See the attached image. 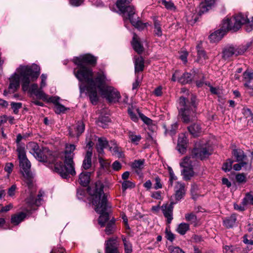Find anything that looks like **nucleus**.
I'll return each mask as SVG.
<instances>
[{
	"label": "nucleus",
	"mask_w": 253,
	"mask_h": 253,
	"mask_svg": "<svg viewBox=\"0 0 253 253\" xmlns=\"http://www.w3.org/2000/svg\"><path fill=\"white\" fill-rule=\"evenodd\" d=\"M104 185L100 181H97L92 187L87 189L89 194L92 196V204L95 206V211L100 214L98 223L101 227H105L104 232L107 235L113 234L116 230L115 220L109 219L108 212H106L107 198L103 192Z\"/></svg>",
	"instance_id": "1"
},
{
	"label": "nucleus",
	"mask_w": 253,
	"mask_h": 253,
	"mask_svg": "<svg viewBox=\"0 0 253 253\" xmlns=\"http://www.w3.org/2000/svg\"><path fill=\"white\" fill-rule=\"evenodd\" d=\"M73 62L77 65V68L74 69V73L81 82L79 85L80 92L82 93L85 86H87L88 90L90 93V98H94L96 93L95 88L92 85L97 73H95L94 76L92 69L86 66H95L96 63V57L87 54L74 58Z\"/></svg>",
	"instance_id": "2"
},
{
	"label": "nucleus",
	"mask_w": 253,
	"mask_h": 253,
	"mask_svg": "<svg viewBox=\"0 0 253 253\" xmlns=\"http://www.w3.org/2000/svg\"><path fill=\"white\" fill-rule=\"evenodd\" d=\"M40 74V68L36 64L32 66L20 65L9 78L8 91L13 93L20 86V81L22 83L23 91H27L29 84L38 78Z\"/></svg>",
	"instance_id": "3"
},
{
	"label": "nucleus",
	"mask_w": 253,
	"mask_h": 253,
	"mask_svg": "<svg viewBox=\"0 0 253 253\" xmlns=\"http://www.w3.org/2000/svg\"><path fill=\"white\" fill-rule=\"evenodd\" d=\"M110 81V80L107 79L106 74L103 71H98L95 74V81L93 82V85H92L95 88L96 93L94 98H90V93L88 90L87 86H85L83 92H85L89 97L90 102L93 105L96 104L99 100L97 89L99 90L101 95L109 102H117L121 97L120 92L113 86H104Z\"/></svg>",
	"instance_id": "4"
},
{
	"label": "nucleus",
	"mask_w": 253,
	"mask_h": 253,
	"mask_svg": "<svg viewBox=\"0 0 253 253\" xmlns=\"http://www.w3.org/2000/svg\"><path fill=\"white\" fill-rule=\"evenodd\" d=\"M75 149L76 146L74 144H67L66 145L64 151V165L63 164L59 157L56 156L55 154H52L55 160L51 162L49 168L54 172L58 173L63 178H67L69 175H75L76 171L73 161L75 155L74 151Z\"/></svg>",
	"instance_id": "5"
},
{
	"label": "nucleus",
	"mask_w": 253,
	"mask_h": 253,
	"mask_svg": "<svg viewBox=\"0 0 253 253\" xmlns=\"http://www.w3.org/2000/svg\"><path fill=\"white\" fill-rule=\"evenodd\" d=\"M20 171L23 177V180L29 189L30 195L26 199V203L30 206L35 205L39 206L42 204V197L44 192L40 191L38 197L35 198V193L37 189L33 183V176L31 172V163L27 158L19 161Z\"/></svg>",
	"instance_id": "6"
},
{
	"label": "nucleus",
	"mask_w": 253,
	"mask_h": 253,
	"mask_svg": "<svg viewBox=\"0 0 253 253\" xmlns=\"http://www.w3.org/2000/svg\"><path fill=\"white\" fill-rule=\"evenodd\" d=\"M179 105V116L182 122L187 124L192 121L195 118L197 109L196 97L192 96L191 98V102H189L185 97H180Z\"/></svg>",
	"instance_id": "7"
},
{
	"label": "nucleus",
	"mask_w": 253,
	"mask_h": 253,
	"mask_svg": "<svg viewBox=\"0 0 253 253\" xmlns=\"http://www.w3.org/2000/svg\"><path fill=\"white\" fill-rule=\"evenodd\" d=\"M27 147L30 153L37 160L46 164L49 167L51 166V162L55 160L54 156H52V154L48 149L43 148L41 150L38 144L36 142H30Z\"/></svg>",
	"instance_id": "8"
},
{
	"label": "nucleus",
	"mask_w": 253,
	"mask_h": 253,
	"mask_svg": "<svg viewBox=\"0 0 253 253\" xmlns=\"http://www.w3.org/2000/svg\"><path fill=\"white\" fill-rule=\"evenodd\" d=\"M230 19L232 23L233 31L238 30L243 24L245 25L247 31L253 30V16L248 17L246 14L239 13Z\"/></svg>",
	"instance_id": "9"
},
{
	"label": "nucleus",
	"mask_w": 253,
	"mask_h": 253,
	"mask_svg": "<svg viewBox=\"0 0 253 253\" xmlns=\"http://www.w3.org/2000/svg\"><path fill=\"white\" fill-rule=\"evenodd\" d=\"M229 30L233 31V27L230 19L227 18L223 20L220 28L209 36V39L211 42H218Z\"/></svg>",
	"instance_id": "10"
},
{
	"label": "nucleus",
	"mask_w": 253,
	"mask_h": 253,
	"mask_svg": "<svg viewBox=\"0 0 253 253\" xmlns=\"http://www.w3.org/2000/svg\"><path fill=\"white\" fill-rule=\"evenodd\" d=\"M245 50L239 46L233 45H227L222 49V57L224 60H227L233 56H237L243 54Z\"/></svg>",
	"instance_id": "11"
},
{
	"label": "nucleus",
	"mask_w": 253,
	"mask_h": 253,
	"mask_svg": "<svg viewBox=\"0 0 253 253\" xmlns=\"http://www.w3.org/2000/svg\"><path fill=\"white\" fill-rule=\"evenodd\" d=\"M176 202H171L169 204H163L161 207V210L164 216L167 218V221L168 224H170L173 219V205Z\"/></svg>",
	"instance_id": "12"
},
{
	"label": "nucleus",
	"mask_w": 253,
	"mask_h": 253,
	"mask_svg": "<svg viewBox=\"0 0 253 253\" xmlns=\"http://www.w3.org/2000/svg\"><path fill=\"white\" fill-rule=\"evenodd\" d=\"M192 77L191 74L185 73L180 75V72L176 71L172 75L171 81L175 82L177 81L181 84H186L190 83L192 80Z\"/></svg>",
	"instance_id": "13"
},
{
	"label": "nucleus",
	"mask_w": 253,
	"mask_h": 253,
	"mask_svg": "<svg viewBox=\"0 0 253 253\" xmlns=\"http://www.w3.org/2000/svg\"><path fill=\"white\" fill-rule=\"evenodd\" d=\"M85 126L82 121H79L75 125L69 127V134L71 137H78L84 130Z\"/></svg>",
	"instance_id": "14"
},
{
	"label": "nucleus",
	"mask_w": 253,
	"mask_h": 253,
	"mask_svg": "<svg viewBox=\"0 0 253 253\" xmlns=\"http://www.w3.org/2000/svg\"><path fill=\"white\" fill-rule=\"evenodd\" d=\"M211 154V153L206 147H196L192 151L193 159H199L201 160L208 158Z\"/></svg>",
	"instance_id": "15"
},
{
	"label": "nucleus",
	"mask_w": 253,
	"mask_h": 253,
	"mask_svg": "<svg viewBox=\"0 0 253 253\" xmlns=\"http://www.w3.org/2000/svg\"><path fill=\"white\" fill-rule=\"evenodd\" d=\"M174 190L175 200L176 202L179 201L183 198L186 193L184 184L179 181H176L174 187Z\"/></svg>",
	"instance_id": "16"
},
{
	"label": "nucleus",
	"mask_w": 253,
	"mask_h": 253,
	"mask_svg": "<svg viewBox=\"0 0 253 253\" xmlns=\"http://www.w3.org/2000/svg\"><path fill=\"white\" fill-rule=\"evenodd\" d=\"M117 239L110 238L105 242V253H118Z\"/></svg>",
	"instance_id": "17"
},
{
	"label": "nucleus",
	"mask_w": 253,
	"mask_h": 253,
	"mask_svg": "<svg viewBox=\"0 0 253 253\" xmlns=\"http://www.w3.org/2000/svg\"><path fill=\"white\" fill-rule=\"evenodd\" d=\"M121 11L123 14L124 17L126 19H128L129 20L130 22L131 20H133L135 17V11L134 8L133 6L129 5V6H125L124 9L122 10H119Z\"/></svg>",
	"instance_id": "18"
},
{
	"label": "nucleus",
	"mask_w": 253,
	"mask_h": 253,
	"mask_svg": "<svg viewBox=\"0 0 253 253\" xmlns=\"http://www.w3.org/2000/svg\"><path fill=\"white\" fill-rule=\"evenodd\" d=\"M188 129L190 133L193 137L199 136L202 132V128L200 124L194 123L188 127Z\"/></svg>",
	"instance_id": "19"
},
{
	"label": "nucleus",
	"mask_w": 253,
	"mask_h": 253,
	"mask_svg": "<svg viewBox=\"0 0 253 253\" xmlns=\"http://www.w3.org/2000/svg\"><path fill=\"white\" fill-rule=\"evenodd\" d=\"M26 213L23 212H20L11 215V223L14 225H18L26 217Z\"/></svg>",
	"instance_id": "20"
},
{
	"label": "nucleus",
	"mask_w": 253,
	"mask_h": 253,
	"mask_svg": "<svg viewBox=\"0 0 253 253\" xmlns=\"http://www.w3.org/2000/svg\"><path fill=\"white\" fill-rule=\"evenodd\" d=\"M92 155V153L91 150H87L86 151L82 165V168L84 169H88L91 167Z\"/></svg>",
	"instance_id": "21"
},
{
	"label": "nucleus",
	"mask_w": 253,
	"mask_h": 253,
	"mask_svg": "<svg viewBox=\"0 0 253 253\" xmlns=\"http://www.w3.org/2000/svg\"><path fill=\"white\" fill-rule=\"evenodd\" d=\"M132 45L134 50L137 52L138 54H140L143 50V47L140 43L137 35L136 34H134L132 41Z\"/></svg>",
	"instance_id": "22"
},
{
	"label": "nucleus",
	"mask_w": 253,
	"mask_h": 253,
	"mask_svg": "<svg viewBox=\"0 0 253 253\" xmlns=\"http://www.w3.org/2000/svg\"><path fill=\"white\" fill-rule=\"evenodd\" d=\"M90 173L82 172L79 175V183L84 187L87 186L90 181Z\"/></svg>",
	"instance_id": "23"
},
{
	"label": "nucleus",
	"mask_w": 253,
	"mask_h": 253,
	"mask_svg": "<svg viewBox=\"0 0 253 253\" xmlns=\"http://www.w3.org/2000/svg\"><path fill=\"white\" fill-rule=\"evenodd\" d=\"M109 150L113 155L118 158L123 157V153L121 147L114 142H113L111 146H109Z\"/></svg>",
	"instance_id": "24"
},
{
	"label": "nucleus",
	"mask_w": 253,
	"mask_h": 253,
	"mask_svg": "<svg viewBox=\"0 0 253 253\" xmlns=\"http://www.w3.org/2000/svg\"><path fill=\"white\" fill-rule=\"evenodd\" d=\"M108 141L104 137L99 138L98 143L96 144V149L99 155H102L104 153V149L107 146Z\"/></svg>",
	"instance_id": "25"
},
{
	"label": "nucleus",
	"mask_w": 253,
	"mask_h": 253,
	"mask_svg": "<svg viewBox=\"0 0 253 253\" xmlns=\"http://www.w3.org/2000/svg\"><path fill=\"white\" fill-rule=\"evenodd\" d=\"M144 59L141 56L136 57L134 61L135 73L141 72L144 69Z\"/></svg>",
	"instance_id": "26"
},
{
	"label": "nucleus",
	"mask_w": 253,
	"mask_h": 253,
	"mask_svg": "<svg viewBox=\"0 0 253 253\" xmlns=\"http://www.w3.org/2000/svg\"><path fill=\"white\" fill-rule=\"evenodd\" d=\"M211 8V7L208 5L206 2L202 1L199 6L196 9V12L198 15L201 16L207 12Z\"/></svg>",
	"instance_id": "27"
},
{
	"label": "nucleus",
	"mask_w": 253,
	"mask_h": 253,
	"mask_svg": "<svg viewBox=\"0 0 253 253\" xmlns=\"http://www.w3.org/2000/svg\"><path fill=\"white\" fill-rule=\"evenodd\" d=\"M181 174L185 180H190L194 175L193 168H186L183 169Z\"/></svg>",
	"instance_id": "28"
},
{
	"label": "nucleus",
	"mask_w": 253,
	"mask_h": 253,
	"mask_svg": "<svg viewBox=\"0 0 253 253\" xmlns=\"http://www.w3.org/2000/svg\"><path fill=\"white\" fill-rule=\"evenodd\" d=\"M193 159H194L192 158V155L191 156L184 157L180 163V167L183 169L186 168H193L192 163L194 161Z\"/></svg>",
	"instance_id": "29"
},
{
	"label": "nucleus",
	"mask_w": 253,
	"mask_h": 253,
	"mask_svg": "<svg viewBox=\"0 0 253 253\" xmlns=\"http://www.w3.org/2000/svg\"><path fill=\"white\" fill-rule=\"evenodd\" d=\"M232 154L236 159V161H244L247 158V156L245 154L244 151L241 149H234Z\"/></svg>",
	"instance_id": "30"
},
{
	"label": "nucleus",
	"mask_w": 253,
	"mask_h": 253,
	"mask_svg": "<svg viewBox=\"0 0 253 253\" xmlns=\"http://www.w3.org/2000/svg\"><path fill=\"white\" fill-rule=\"evenodd\" d=\"M154 33L155 36L161 37L163 35V32L161 28L160 22L156 18H154Z\"/></svg>",
	"instance_id": "31"
},
{
	"label": "nucleus",
	"mask_w": 253,
	"mask_h": 253,
	"mask_svg": "<svg viewBox=\"0 0 253 253\" xmlns=\"http://www.w3.org/2000/svg\"><path fill=\"white\" fill-rule=\"evenodd\" d=\"M196 49L197 50V55L199 61L202 59L205 60L208 58L205 51L202 48L201 43H199L196 46Z\"/></svg>",
	"instance_id": "32"
},
{
	"label": "nucleus",
	"mask_w": 253,
	"mask_h": 253,
	"mask_svg": "<svg viewBox=\"0 0 253 253\" xmlns=\"http://www.w3.org/2000/svg\"><path fill=\"white\" fill-rule=\"evenodd\" d=\"M243 78L247 81V82L245 83L244 85L251 88L252 86L250 85V83L251 81L253 80V72H250L248 70L246 71L243 73Z\"/></svg>",
	"instance_id": "33"
},
{
	"label": "nucleus",
	"mask_w": 253,
	"mask_h": 253,
	"mask_svg": "<svg viewBox=\"0 0 253 253\" xmlns=\"http://www.w3.org/2000/svg\"><path fill=\"white\" fill-rule=\"evenodd\" d=\"M236 221V216L235 214H232L230 217L226 218L224 220V225L227 228H231L235 224Z\"/></svg>",
	"instance_id": "34"
},
{
	"label": "nucleus",
	"mask_w": 253,
	"mask_h": 253,
	"mask_svg": "<svg viewBox=\"0 0 253 253\" xmlns=\"http://www.w3.org/2000/svg\"><path fill=\"white\" fill-rule=\"evenodd\" d=\"M128 136L131 142L135 144H137L141 139L140 135H136L134 132L131 131L128 132Z\"/></svg>",
	"instance_id": "35"
},
{
	"label": "nucleus",
	"mask_w": 253,
	"mask_h": 253,
	"mask_svg": "<svg viewBox=\"0 0 253 253\" xmlns=\"http://www.w3.org/2000/svg\"><path fill=\"white\" fill-rule=\"evenodd\" d=\"M190 229L189 225L186 223H181L176 229L177 232L180 235H184Z\"/></svg>",
	"instance_id": "36"
},
{
	"label": "nucleus",
	"mask_w": 253,
	"mask_h": 253,
	"mask_svg": "<svg viewBox=\"0 0 253 253\" xmlns=\"http://www.w3.org/2000/svg\"><path fill=\"white\" fill-rule=\"evenodd\" d=\"M17 152L19 161L27 158L26 155L25 147L21 144L17 145Z\"/></svg>",
	"instance_id": "37"
},
{
	"label": "nucleus",
	"mask_w": 253,
	"mask_h": 253,
	"mask_svg": "<svg viewBox=\"0 0 253 253\" xmlns=\"http://www.w3.org/2000/svg\"><path fill=\"white\" fill-rule=\"evenodd\" d=\"M130 23L134 27L139 30H142L146 27V23H143L138 20V17L137 18H135L133 20L131 19Z\"/></svg>",
	"instance_id": "38"
},
{
	"label": "nucleus",
	"mask_w": 253,
	"mask_h": 253,
	"mask_svg": "<svg viewBox=\"0 0 253 253\" xmlns=\"http://www.w3.org/2000/svg\"><path fill=\"white\" fill-rule=\"evenodd\" d=\"M242 204L244 206L250 204L253 206V195L251 193H248L242 200Z\"/></svg>",
	"instance_id": "39"
},
{
	"label": "nucleus",
	"mask_w": 253,
	"mask_h": 253,
	"mask_svg": "<svg viewBox=\"0 0 253 253\" xmlns=\"http://www.w3.org/2000/svg\"><path fill=\"white\" fill-rule=\"evenodd\" d=\"M110 122V119L107 117H101L96 122L97 125L100 127L105 128Z\"/></svg>",
	"instance_id": "40"
},
{
	"label": "nucleus",
	"mask_w": 253,
	"mask_h": 253,
	"mask_svg": "<svg viewBox=\"0 0 253 253\" xmlns=\"http://www.w3.org/2000/svg\"><path fill=\"white\" fill-rule=\"evenodd\" d=\"M123 241L125 247V253H131L132 252L131 244L125 238H123Z\"/></svg>",
	"instance_id": "41"
},
{
	"label": "nucleus",
	"mask_w": 253,
	"mask_h": 253,
	"mask_svg": "<svg viewBox=\"0 0 253 253\" xmlns=\"http://www.w3.org/2000/svg\"><path fill=\"white\" fill-rule=\"evenodd\" d=\"M34 95L38 98L42 99L44 101L48 99V96L43 92L42 88H41V87L36 91Z\"/></svg>",
	"instance_id": "42"
},
{
	"label": "nucleus",
	"mask_w": 253,
	"mask_h": 253,
	"mask_svg": "<svg viewBox=\"0 0 253 253\" xmlns=\"http://www.w3.org/2000/svg\"><path fill=\"white\" fill-rule=\"evenodd\" d=\"M132 0H117L116 6L119 10L124 9V6L129 3Z\"/></svg>",
	"instance_id": "43"
},
{
	"label": "nucleus",
	"mask_w": 253,
	"mask_h": 253,
	"mask_svg": "<svg viewBox=\"0 0 253 253\" xmlns=\"http://www.w3.org/2000/svg\"><path fill=\"white\" fill-rule=\"evenodd\" d=\"M169 187H172L174 180H177V177L175 175L174 172L171 168H169Z\"/></svg>",
	"instance_id": "44"
},
{
	"label": "nucleus",
	"mask_w": 253,
	"mask_h": 253,
	"mask_svg": "<svg viewBox=\"0 0 253 253\" xmlns=\"http://www.w3.org/2000/svg\"><path fill=\"white\" fill-rule=\"evenodd\" d=\"M233 163V161L228 159L224 163L222 166V169L225 171H229L232 169V165Z\"/></svg>",
	"instance_id": "45"
},
{
	"label": "nucleus",
	"mask_w": 253,
	"mask_h": 253,
	"mask_svg": "<svg viewBox=\"0 0 253 253\" xmlns=\"http://www.w3.org/2000/svg\"><path fill=\"white\" fill-rule=\"evenodd\" d=\"M135 187V184L132 181L125 180L122 183V189L124 191L128 188H132Z\"/></svg>",
	"instance_id": "46"
},
{
	"label": "nucleus",
	"mask_w": 253,
	"mask_h": 253,
	"mask_svg": "<svg viewBox=\"0 0 253 253\" xmlns=\"http://www.w3.org/2000/svg\"><path fill=\"white\" fill-rule=\"evenodd\" d=\"M99 163L101 166V167L104 169H107L109 167L110 163L107 161L105 160L103 157L99 155L98 157Z\"/></svg>",
	"instance_id": "47"
},
{
	"label": "nucleus",
	"mask_w": 253,
	"mask_h": 253,
	"mask_svg": "<svg viewBox=\"0 0 253 253\" xmlns=\"http://www.w3.org/2000/svg\"><path fill=\"white\" fill-rule=\"evenodd\" d=\"M144 163V160H135L132 164L133 168L142 169Z\"/></svg>",
	"instance_id": "48"
},
{
	"label": "nucleus",
	"mask_w": 253,
	"mask_h": 253,
	"mask_svg": "<svg viewBox=\"0 0 253 253\" xmlns=\"http://www.w3.org/2000/svg\"><path fill=\"white\" fill-rule=\"evenodd\" d=\"M188 139L184 134H181L178 139L177 144L187 145Z\"/></svg>",
	"instance_id": "49"
},
{
	"label": "nucleus",
	"mask_w": 253,
	"mask_h": 253,
	"mask_svg": "<svg viewBox=\"0 0 253 253\" xmlns=\"http://www.w3.org/2000/svg\"><path fill=\"white\" fill-rule=\"evenodd\" d=\"M66 110L67 108L60 103H57L56 105L55 106V112L57 114H59L64 113Z\"/></svg>",
	"instance_id": "50"
},
{
	"label": "nucleus",
	"mask_w": 253,
	"mask_h": 253,
	"mask_svg": "<svg viewBox=\"0 0 253 253\" xmlns=\"http://www.w3.org/2000/svg\"><path fill=\"white\" fill-rule=\"evenodd\" d=\"M236 181L240 183H245L247 181L246 175L243 173H239L236 175Z\"/></svg>",
	"instance_id": "51"
},
{
	"label": "nucleus",
	"mask_w": 253,
	"mask_h": 253,
	"mask_svg": "<svg viewBox=\"0 0 253 253\" xmlns=\"http://www.w3.org/2000/svg\"><path fill=\"white\" fill-rule=\"evenodd\" d=\"M22 104L20 102H11V106L14 114H16L18 113V110L22 107Z\"/></svg>",
	"instance_id": "52"
},
{
	"label": "nucleus",
	"mask_w": 253,
	"mask_h": 253,
	"mask_svg": "<svg viewBox=\"0 0 253 253\" xmlns=\"http://www.w3.org/2000/svg\"><path fill=\"white\" fill-rule=\"evenodd\" d=\"M236 248L233 246H225L223 248L224 253H235Z\"/></svg>",
	"instance_id": "53"
},
{
	"label": "nucleus",
	"mask_w": 253,
	"mask_h": 253,
	"mask_svg": "<svg viewBox=\"0 0 253 253\" xmlns=\"http://www.w3.org/2000/svg\"><path fill=\"white\" fill-rule=\"evenodd\" d=\"M169 250L170 253H185V252L178 247L170 246Z\"/></svg>",
	"instance_id": "54"
},
{
	"label": "nucleus",
	"mask_w": 253,
	"mask_h": 253,
	"mask_svg": "<svg viewBox=\"0 0 253 253\" xmlns=\"http://www.w3.org/2000/svg\"><path fill=\"white\" fill-rule=\"evenodd\" d=\"M155 183L154 186V189L157 190L162 188V184L161 183V180L159 176H156L154 178Z\"/></svg>",
	"instance_id": "55"
},
{
	"label": "nucleus",
	"mask_w": 253,
	"mask_h": 253,
	"mask_svg": "<svg viewBox=\"0 0 253 253\" xmlns=\"http://www.w3.org/2000/svg\"><path fill=\"white\" fill-rule=\"evenodd\" d=\"M239 162L238 164H236L233 166V169L235 170H240L242 168L247 165V162L245 161H240Z\"/></svg>",
	"instance_id": "56"
},
{
	"label": "nucleus",
	"mask_w": 253,
	"mask_h": 253,
	"mask_svg": "<svg viewBox=\"0 0 253 253\" xmlns=\"http://www.w3.org/2000/svg\"><path fill=\"white\" fill-rule=\"evenodd\" d=\"M185 217L187 221L191 222H194L197 219L196 216L193 213L186 214Z\"/></svg>",
	"instance_id": "57"
},
{
	"label": "nucleus",
	"mask_w": 253,
	"mask_h": 253,
	"mask_svg": "<svg viewBox=\"0 0 253 253\" xmlns=\"http://www.w3.org/2000/svg\"><path fill=\"white\" fill-rule=\"evenodd\" d=\"M138 113L140 118L141 119V120L143 121L144 123H145L147 125H150L152 124V120H151L147 117L145 116L144 114L140 112H139Z\"/></svg>",
	"instance_id": "58"
},
{
	"label": "nucleus",
	"mask_w": 253,
	"mask_h": 253,
	"mask_svg": "<svg viewBox=\"0 0 253 253\" xmlns=\"http://www.w3.org/2000/svg\"><path fill=\"white\" fill-rule=\"evenodd\" d=\"M38 85L37 84H33L30 86L29 85V91L31 93L34 94L39 89Z\"/></svg>",
	"instance_id": "59"
},
{
	"label": "nucleus",
	"mask_w": 253,
	"mask_h": 253,
	"mask_svg": "<svg viewBox=\"0 0 253 253\" xmlns=\"http://www.w3.org/2000/svg\"><path fill=\"white\" fill-rule=\"evenodd\" d=\"M17 187L15 184L12 185L10 188H8L7 194L8 195L11 197L14 196Z\"/></svg>",
	"instance_id": "60"
},
{
	"label": "nucleus",
	"mask_w": 253,
	"mask_h": 253,
	"mask_svg": "<svg viewBox=\"0 0 253 253\" xmlns=\"http://www.w3.org/2000/svg\"><path fill=\"white\" fill-rule=\"evenodd\" d=\"M243 241L246 244L253 245V232L251 235V237L247 235L244 236Z\"/></svg>",
	"instance_id": "61"
},
{
	"label": "nucleus",
	"mask_w": 253,
	"mask_h": 253,
	"mask_svg": "<svg viewBox=\"0 0 253 253\" xmlns=\"http://www.w3.org/2000/svg\"><path fill=\"white\" fill-rule=\"evenodd\" d=\"M162 3L165 6V7L169 9H172L174 8V4L171 1H168L166 0H162Z\"/></svg>",
	"instance_id": "62"
},
{
	"label": "nucleus",
	"mask_w": 253,
	"mask_h": 253,
	"mask_svg": "<svg viewBox=\"0 0 253 253\" xmlns=\"http://www.w3.org/2000/svg\"><path fill=\"white\" fill-rule=\"evenodd\" d=\"M166 238L172 242L175 238L174 234L171 233L170 231H169L167 229L166 230Z\"/></svg>",
	"instance_id": "63"
},
{
	"label": "nucleus",
	"mask_w": 253,
	"mask_h": 253,
	"mask_svg": "<svg viewBox=\"0 0 253 253\" xmlns=\"http://www.w3.org/2000/svg\"><path fill=\"white\" fill-rule=\"evenodd\" d=\"M13 165L11 163H7L5 166L4 170L5 171H6L8 174H10L11 173L13 168Z\"/></svg>",
	"instance_id": "64"
}]
</instances>
